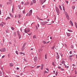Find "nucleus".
<instances>
[{
	"label": "nucleus",
	"mask_w": 77,
	"mask_h": 77,
	"mask_svg": "<svg viewBox=\"0 0 77 77\" xmlns=\"http://www.w3.org/2000/svg\"><path fill=\"white\" fill-rule=\"evenodd\" d=\"M64 14L66 15V17L67 19L68 20H69V15H68V13H67V12H66V11H65L64 12Z\"/></svg>",
	"instance_id": "obj_1"
},
{
	"label": "nucleus",
	"mask_w": 77,
	"mask_h": 77,
	"mask_svg": "<svg viewBox=\"0 0 77 77\" xmlns=\"http://www.w3.org/2000/svg\"><path fill=\"white\" fill-rule=\"evenodd\" d=\"M6 51V50L5 48H3L0 49V51H1V52H5Z\"/></svg>",
	"instance_id": "obj_2"
},
{
	"label": "nucleus",
	"mask_w": 77,
	"mask_h": 77,
	"mask_svg": "<svg viewBox=\"0 0 77 77\" xmlns=\"http://www.w3.org/2000/svg\"><path fill=\"white\" fill-rule=\"evenodd\" d=\"M17 34L19 36V39H20L21 38V35H20V32H19V31L18 30L17 31Z\"/></svg>",
	"instance_id": "obj_3"
},
{
	"label": "nucleus",
	"mask_w": 77,
	"mask_h": 77,
	"mask_svg": "<svg viewBox=\"0 0 77 77\" xmlns=\"http://www.w3.org/2000/svg\"><path fill=\"white\" fill-rule=\"evenodd\" d=\"M56 12L57 13H60V12L59 11V9L57 7H56Z\"/></svg>",
	"instance_id": "obj_4"
},
{
	"label": "nucleus",
	"mask_w": 77,
	"mask_h": 77,
	"mask_svg": "<svg viewBox=\"0 0 77 77\" xmlns=\"http://www.w3.org/2000/svg\"><path fill=\"white\" fill-rule=\"evenodd\" d=\"M30 31V29H29L26 28L24 30L25 33H28V32H29Z\"/></svg>",
	"instance_id": "obj_5"
},
{
	"label": "nucleus",
	"mask_w": 77,
	"mask_h": 77,
	"mask_svg": "<svg viewBox=\"0 0 77 77\" xmlns=\"http://www.w3.org/2000/svg\"><path fill=\"white\" fill-rule=\"evenodd\" d=\"M39 2L41 5H43L44 3H45L44 1H43V0H40Z\"/></svg>",
	"instance_id": "obj_6"
},
{
	"label": "nucleus",
	"mask_w": 77,
	"mask_h": 77,
	"mask_svg": "<svg viewBox=\"0 0 77 77\" xmlns=\"http://www.w3.org/2000/svg\"><path fill=\"white\" fill-rule=\"evenodd\" d=\"M34 60L35 62H36L38 61V58H37V57H35L34 58Z\"/></svg>",
	"instance_id": "obj_7"
},
{
	"label": "nucleus",
	"mask_w": 77,
	"mask_h": 77,
	"mask_svg": "<svg viewBox=\"0 0 77 77\" xmlns=\"http://www.w3.org/2000/svg\"><path fill=\"white\" fill-rule=\"evenodd\" d=\"M26 45L25 44H23V46L22 47V51H23L24 50V48H25V46Z\"/></svg>",
	"instance_id": "obj_8"
},
{
	"label": "nucleus",
	"mask_w": 77,
	"mask_h": 77,
	"mask_svg": "<svg viewBox=\"0 0 77 77\" xmlns=\"http://www.w3.org/2000/svg\"><path fill=\"white\" fill-rule=\"evenodd\" d=\"M72 57H74V55H70V56H69V58L71 60H72Z\"/></svg>",
	"instance_id": "obj_9"
},
{
	"label": "nucleus",
	"mask_w": 77,
	"mask_h": 77,
	"mask_svg": "<svg viewBox=\"0 0 77 77\" xmlns=\"http://www.w3.org/2000/svg\"><path fill=\"white\" fill-rule=\"evenodd\" d=\"M32 10H31L30 11H29V15H32Z\"/></svg>",
	"instance_id": "obj_10"
},
{
	"label": "nucleus",
	"mask_w": 77,
	"mask_h": 77,
	"mask_svg": "<svg viewBox=\"0 0 77 77\" xmlns=\"http://www.w3.org/2000/svg\"><path fill=\"white\" fill-rule=\"evenodd\" d=\"M66 35H67V36H68V37H69V36H71V34H70V33H66Z\"/></svg>",
	"instance_id": "obj_11"
},
{
	"label": "nucleus",
	"mask_w": 77,
	"mask_h": 77,
	"mask_svg": "<svg viewBox=\"0 0 77 77\" xmlns=\"http://www.w3.org/2000/svg\"><path fill=\"white\" fill-rule=\"evenodd\" d=\"M13 34L14 37H16V36H17V33H16V32H14Z\"/></svg>",
	"instance_id": "obj_12"
},
{
	"label": "nucleus",
	"mask_w": 77,
	"mask_h": 77,
	"mask_svg": "<svg viewBox=\"0 0 77 77\" xmlns=\"http://www.w3.org/2000/svg\"><path fill=\"white\" fill-rule=\"evenodd\" d=\"M69 23L71 25V26H73V23H72V21H71V20L70 21V22H69Z\"/></svg>",
	"instance_id": "obj_13"
},
{
	"label": "nucleus",
	"mask_w": 77,
	"mask_h": 77,
	"mask_svg": "<svg viewBox=\"0 0 77 77\" xmlns=\"http://www.w3.org/2000/svg\"><path fill=\"white\" fill-rule=\"evenodd\" d=\"M37 19H38V20H41L42 21H43V19H40V18H39V17H38L37 16Z\"/></svg>",
	"instance_id": "obj_14"
},
{
	"label": "nucleus",
	"mask_w": 77,
	"mask_h": 77,
	"mask_svg": "<svg viewBox=\"0 0 77 77\" xmlns=\"http://www.w3.org/2000/svg\"><path fill=\"white\" fill-rule=\"evenodd\" d=\"M9 19H11V18L10 17H8L6 19V20H8Z\"/></svg>",
	"instance_id": "obj_15"
},
{
	"label": "nucleus",
	"mask_w": 77,
	"mask_h": 77,
	"mask_svg": "<svg viewBox=\"0 0 77 77\" xmlns=\"http://www.w3.org/2000/svg\"><path fill=\"white\" fill-rule=\"evenodd\" d=\"M59 8H60V10L62 11V7H61V6H60V5H59Z\"/></svg>",
	"instance_id": "obj_16"
},
{
	"label": "nucleus",
	"mask_w": 77,
	"mask_h": 77,
	"mask_svg": "<svg viewBox=\"0 0 77 77\" xmlns=\"http://www.w3.org/2000/svg\"><path fill=\"white\" fill-rule=\"evenodd\" d=\"M43 68H44V65L42 64L41 68V69H43Z\"/></svg>",
	"instance_id": "obj_17"
},
{
	"label": "nucleus",
	"mask_w": 77,
	"mask_h": 77,
	"mask_svg": "<svg viewBox=\"0 0 77 77\" xmlns=\"http://www.w3.org/2000/svg\"><path fill=\"white\" fill-rule=\"evenodd\" d=\"M56 58L57 59H58L59 58V55H57V56L56 57Z\"/></svg>",
	"instance_id": "obj_18"
},
{
	"label": "nucleus",
	"mask_w": 77,
	"mask_h": 77,
	"mask_svg": "<svg viewBox=\"0 0 77 77\" xmlns=\"http://www.w3.org/2000/svg\"><path fill=\"white\" fill-rule=\"evenodd\" d=\"M10 66L11 67H12V66H14V64H13L12 63H10Z\"/></svg>",
	"instance_id": "obj_19"
},
{
	"label": "nucleus",
	"mask_w": 77,
	"mask_h": 77,
	"mask_svg": "<svg viewBox=\"0 0 77 77\" xmlns=\"http://www.w3.org/2000/svg\"><path fill=\"white\" fill-rule=\"evenodd\" d=\"M9 15H10L11 17H12V18H13V15H12V14H11V13H9Z\"/></svg>",
	"instance_id": "obj_20"
},
{
	"label": "nucleus",
	"mask_w": 77,
	"mask_h": 77,
	"mask_svg": "<svg viewBox=\"0 0 77 77\" xmlns=\"http://www.w3.org/2000/svg\"><path fill=\"white\" fill-rule=\"evenodd\" d=\"M32 2L33 3H35L36 2V0H32Z\"/></svg>",
	"instance_id": "obj_21"
},
{
	"label": "nucleus",
	"mask_w": 77,
	"mask_h": 77,
	"mask_svg": "<svg viewBox=\"0 0 77 77\" xmlns=\"http://www.w3.org/2000/svg\"><path fill=\"white\" fill-rule=\"evenodd\" d=\"M74 45H71V48H72V49L74 48Z\"/></svg>",
	"instance_id": "obj_22"
},
{
	"label": "nucleus",
	"mask_w": 77,
	"mask_h": 77,
	"mask_svg": "<svg viewBox=\"0 0 77 77\" xmlns=\"http://www.w3.org/2000/svg\"><path fill=\"white\" fill-rule=\"evenodd\" d=\"M2 75H3L2 72H0V76H2Z\"/></svg>",
	"instance_id": "obj_23"
},
{
	"label": "nucleus",
	"mask_w": 77,
	"mask_h": 77,
	"mask_svg": "<svg viewBox=\"0 0 77 77\" xmlns=\"http://www.w3.org/2000/svg\"><path fill=\"white\" fill-rule=\"evenodd\" d=\"M30 15H30V14L29 13V14L27 13L26 15V16H27V17H28V16L30 17Z\"/></svg>",
	"instance_id": "obj_24"
},
{
	"label": "nucleus",
	"mask_w": 77,
	"mask_h": 77,
	"mask_svg": "<svg viewBox=\"0 0 77 77\" xmlns=\"http://www.w3.org/2000/svg\"><path fill=\"white\" fill-rule=\"evenodd\" d=\"M11 28L12 30H14V29H15V28H14L13 27H11Z\"/></svg>",
	"instance_id": "obj_25"
},
{
	"label": "nucleus",
	"mask_w": 77,
	"mask_h": 77,
	"mask_svg": "<svg viewBox=\"0 0 77 77\" xmlns=\"http://www.w3.org/2000/svg\"><path fill=\"white\" fill-rule=\"evenodd\" d=\"M9 1V2H10V3L11 4V3H12V0H8Z\"/></svg>",
	"instance_id": "obj_26"
},
{
	"label": "nucleus",
	"mask_w": 77,
	"mask_h": 77,
	"mask_svg": "<svg viewBox=\"0 0 77 77\" xmlns=\"http://www.w3.org/2000/svg\"><path fill=\"white\" fill-rule=\"evenodd\" d=\"M29 5V2H26V4H25V5Z\"/></svg>",
	"instance_id": "obj_27"
},
{
	"label": "nucleus",
	"mask_w": 77,
	"mask_h": 77,
	"mask_svg": "<svg viewBox=\"0 0 77 77\" xmlns=\"http://www.w3.org/2000/svg\"><path fill=\"white\" fill-rule=\"evenodd\" d=\"M12 12V13H14V7H13Z\"/></svg>",
	"instance_id": "obj_28"
},
{
	"label": "nucleus",
	"mask_w": 77,
	"mask_h": 77,
	"mask_svg": "<svg viewBox=\"0 0 77 77\" xmlns=\"http://www.w3.org/2000/svg\"><path fill=\"white\" fill-rule=\"evenodd\" d=\"M54 48H55V46L54 45L51 48V49L52 50H54Z\"/></svg>",
	"instance_id": "obj_29"
},
{
	"label": "nucleus",
	"mask_w": 77,
	"mask_h": 77,
	"mask_svg": "<svg viewBox=\"0 0 77 77\" xmlns=\"http://www.w3.org/2000/svg\"><path fill=\"white\" fill-rule=\"evenodd\" d=\"M63 10L64 11H65V7H64V6H63Z\"/></svg>",
	"instance_id": "obj_30"
},
{
	"label": "nucleus",
	"mask_w": 77,
	"mask_h": 77,
	"mask_svg": "<svg viewBox=\"0 0 77 77\" xmlns=\"http://www.w3.org/2000/svg\"><path fill=\"white\" fill-rule=\"evenodd\" d=\"M75 24L76 26V27L77 28V23H76L75 22Z\"/></svg>",
	"instance_id": "obj_31"
},
{
	"label": "nucleus",
	"mask_w": 77,
	"mask_h": 77,
	"mask_svg": "<svg viewBox=\"0 0 77 77\" xmlns=\"http://www.w3.org/2000/svg\"><path fill=\"white\" fill-rule=\"evenodd\" d=\"M75 6H72V8L73 9H74V10L75 9Z\"/></svg>",
	"instance_id": "obj_32"
},
{
	"label": "nucleus",
	"mask_w": 77,
	"mask_h": 77,
	"mask_svg": "<svg viewBox=\"0 0 77 77\" xmlns=\"http://www.w3.org/2000/svg\"><path fill=\"white\" fill-rule=\"evenodd\" d=\"M68 32H72V30H71L69 29H68Z\"/></svg>",
	"instance_id": "obj_33"
},
{
	"label": "nucleus",
	"mask_w": 77,
	"mask_h": 77,
	"mask_svg": "<svg viewBox=\"0 0 77 77\" xmlns=\"http://www.w3.org/2000/svg\"><path fill=\"white\" fill-rule=\"evenodd\" d=\"M40 66H36V68H37V69H38L39 68V67H40Z\"/></svg>",
	"instance_id": "obj_34"
},
{
	"label": "nucleus",
	"mask_w": 77,
	"mask_h": 77,
	"mask_svg": "<svg viewBox=\"0 0 77 77\" xmlns=\"http://www.w3.org/2000/svg\"><path fill=\"white\" fill-rule=\"evenodd\" d=\"M45 59H47V54H45Z\"/></svg>",
	"instance_id": "obj_35"
},
{
	"label": "nucleus",
	"mask_w": 77,
	"mask_h": 77,
	"mask_svg": "<svg viewBox=\"0 0 77 77\" xmlns=\"http://www.w3.org/2000/svg\"><path fill=\"white\" fill-rule=\"evenodd\" d=\"M58 74V72H56V73H55L56 75V76Z\"/></svg>",
	"instance_id": "obj_36"
},
{
	"label": "nucleus",
	"mask_w": 77,
	"mask_h": 77,
	"mask_svg": "<svg viewBox=\"0 0 77 77\" xmlns=\"http://www.w3.org/2000/svg\"><path fill=\"white\" fill-rule=\"evenodd\" d=\"M0 25L1 27H3V24L2 23H1L0 24Z\"/></svg>",
	"instance_id": "obj_37"
},
{
	"label": "nucleus",
	"mask_w": 77,
	"mask_h": 77,
	"mask_svg": "<svg viewBox=\"0 0 77 77\" xmlns=\"http://www.w3.org/2000/svg\"><path fill=\"white\" fill-rule=\"evenodd\" d=\"M33 5V3L31 1L30 5Z\"/></svg>",
	"instance_id": "obj_38"
},
{
	"label": "nucleus",
	"mask_w": 77,
	"mask_h": 77,
	"mask_svg": "<svg viewBox=\"0 0 77 77\" xmlns=\"http://www.w3.org/2000/svg\"><path fill=\"white\" fill-rule=\"evenodd\" d=\"M15 52L16 54H18V51H16Z\"/></svg>",
	"instance_id": "obj_39"
},
{
	"label": "nucleus",
	"mask_w": 77,
	"mask_h": 77,
	"mask_svg": "<svg viewBox=\"0 0 77 77\" xmlns=\"http://www.w3.org/2000/svg\"><path fill=\"white\" fill-rule=\"evenodd\" d=\"M61 63H65V61H62L61 62Z\"/></svg>",
	"instance_id": "obj_40"
},
{
	"label": "nucleus",
	"mask_w": 77,
	"mask_h": 77,
	"mask_svg": "<svg viewBox=\"0 0 77 77\" xmlns=\"http://www.w3.org/2000/svg\"><path fill=\"white\" fill-rule=\"evenodd\" d=\"M75 74H77V71H76V70H75Z\"/></svg>",
	"instance_id": "obj_41"
},
{
	"label": "nucleus",
	"mask_w": 77,
	"mask_h": 77,
	"mask_svg": "<svg viewBox=\"0 0 77 77\" xmlns=\"http://www.w3.org/2000/svg\"><path fill=\"white\" fill-rule=\"evenodd\" d=\"M10 3H10L9 2H7V5H10Z\"/></svg>",
	"instance_id": "obj_42"
},
{
	"label": "nucleus",
	"mask_w": 77,
	"mask_h": 77,
	"mask_svg": "<svg viewBox=\"0 0 77 77\" xmlns=\"http://www.w3.org/2000/svg\"><path fill=\"white\" fill-rule=\"evenodd\" d=\"M52 65L54 66H55V64H54V62H52Z\"/></svg>",
	"instance_id": "obj_43"
},
{
	"label": "nucleus",
	"mask_w": 77,
	"mask_h": 77,
	"mask_svg": "<svg viewBox=\"0 0 77 77\" xmlns=\"http://www.w3.org/2000/svg\"><path fill=\"white\" fill-rule=\"evenodd\" d=\"M6 32L7 33H9V31L8 30H7L6 31Z\"/></svg>",
	"instance_id": "obj_44"
},
{
	"label": "nucleus",
	"mask_w": 77,
	"mask_h": 77,
	"mask_svg": "<svg viewBox=\"0 0 77 77\" xmlns=\"http://www.w3.org/2000/svg\"><path fill=\"white\" fill-rule=\"evenodd\" d=\"M20 17H21V15H19V18H20Z\"/></svg>",
	"instance_id": "obj_45"
},
{
	"label": "nucleus",
	"mask_w": 77,
	"mask_h": 77,
	"mask_svg": "<svg viewBox=\"0 0 77 77\" xmlns=\"http://www.w3.org/2000/svg\"><path fill=\"white\" fill-rule=\"evenodd\" d=\"M20 54H23V53L22 52H20Z\"/></svg>",
	"instance_id": "obj_46"
},
{
	"label": "nucleus",
	"mask_w": 77,
	"mask_h": 77,
	"mask_svg": "<svg viewBox=\"0 0 77 77\" xmlns=\"http://www.w3.org/2000/svg\"><path fill=\"white\" fill-rule=\"evenodd\" d=\"M35 27L36 28V30H37V29H38V26H37V25H36Z\"/></svg>",
	"instance_id": "obj_47"
},
{
	"label": "nucleus",
	"mask_w": 77,
	"mask_h": 77,
	"mask_svg": "<svg viewBox=\"0 0 77 77\" xmlns=\"http://www.w3.org/2000/svg\"><path fill=\"white\" fill-rule=\"evenodd\" d=\"M23 14H25V11L24 10L23 11Z\"/></svg>",
	"instance_id": "obj_48"
},
{
	"label": "nucleus",
	"mask_w": 77,
	"mask_h": 77,
	"mask_svg": "<svg viewBox=\"0 0 77 77\" xmlns=\"http://www.w3.org/2000/svg\"><path fill=\"white\" fill-rule=\"evenodd\" d=\"M49 42H50V41H48L46 43H44V44H47V43H49Z\"/></svg>",
	"instance_id": "obj_49"
},
{
	"label": "nucleus",
	"mask_w": 77,
	"mask_h": 77,
	"mask_svg": "<svg viewBox=\"0 0 77 77\" xmlns=\"http://www.w3.org/2000/svg\"><path fill=\"white\" fill-rule=\"evenodd\" d=\"M66 3H67V4H68V1H66Z\"/></svg>",
	"instance_id": "obj_50"
},
{
	"label": "nucleus",
	"mask_w": 77,
	"mask_h": 77,
	"mask_svg": "<svg viewBox=\"0 0 77 77\" xmlns=\"http://www.w3.org/2000/svg\"><path fill=\"white\" fill-rule=\"evenodd\" d=\"M2 6H3V5H2V4L0 5V7L1 8H2Z\"/></svg>",
	"instance_id": "obj_51"
},
{
	"label": "nucleus",
	"mask_w": 77,
	"mask_h": 77,
	"mask_svg": "<svg viewBox=\"0 0 77 77\" xmlns=\"http://www.w3.org/2000/svg\"><path fill=\"white\" fill-rule=\"evenodd\" d=\"M69 54H72V52H71V51H70Z\"/></svg>",
	"instance_id": "obj_52"
},
{
	"label": "nucleus",
	"mask_w": 77,
	"mask_h": 77,
	"mask_svg": "<svg viewBox=\"0 0 77 77\" xmlns=\"http://www.w3.org/2000/svg\"><path fill=\"white\" fill-rule=\"evenodd\" d=\"M27 34H28V35H29L30 36V35H31L32 34V33H30L29 34L28 33Z\"/></svg>",
	"instance_id": "obj_53"
},
{
	"label": "nucleus",
	"mask_w": 77,
	"mask_h": 77,
	"mask_svg": "<svg viewBox=\"0 0 77 77\" xmlns=\"http://www.w3.org/2000/svg\"><path fill=\"white\" fill-rule=\"evenodd\" d=\"M73 4H75V2H72Z\"/></svg>",
	"instance_id": "obj_54"
},
{
	"label": "nucleus",
	"mask_w": 77,
	"mask_h": 77,
	"mask_svg": "<svg viewBox=\"0 0 77 77\" xmlns=\"http://www.w3.org/2000/svg\"><path fill=\"white\" fill-rule=\"evenodd\" d=\"M33 38H36V36H35L34 35L33 36Z\"/></svg>",
	"instance_id": "obj_55"
},
{
	"label": "nucleus",
	"mask_w": 77,
	"mask_h": 77,
	"mask_svg": "<svg viewBox=\"0 0 77 77\" xmlns=\"http://www.w3.org/2000/svg\"><path fill=\"white\" fill-rule=\"evenodd\" d=\"M21 3H21L22 5H23L24 4V2H21Z\"/></svg>",
	"instance_id": "obj_56"
},
{
	"label": "nucleus",
	"mask_w": 77,
	"mask_h": 77,
	"mask_svg": "<svg viewBox=\"0 0 77 77\" xmlns=\"http://www.w3.org/2000/svg\"><path fill=\"white\" fill-rule=\"evenodd\" d=\"M5 55H3V56H2V58H4L5 57Z\"/></svg>",
	"instance_id": "obj_57"
},
{
	"label": "nucleus",
	"mask_w": 77,
	"mask_h": 77,
	"mask_svg": "<svg viewBox=\"0 0 77 77\" xmlns=\"http://www.w3.org/2000/svg\"><path fill=\"white\" fill-rule=\"evenodd\" d=\"M61 71H64V69H61Z\"/></svg>",
	"instance_id": "obj_58"
},
{
	"label": "nucleus",
	"mask_w": 77,
	"mask_h": 77,
	"mask_svg": "<svg viewBox=\"0 0 77 77\" xmlns=\"http://www.w3.org/2000/svg\"><path fill=\"white\" fill-rule=\"evenodd\" d=\"M47 72L46 71V70H45L44 71V73H47Z\"/></svg>",
	"instance_id": "obj_59"
},
{
	"label": "nucleus",
	"mask_w": 77,
	"mask_h": 77,
	"mask_svg": "<svg viewBox=\"0 0 77 77\" xmlns=\"http://www.w3.org/2000/svg\"><path fill=\"white\" fill-rule=\"evenodd\" d=\"M17 70H19V68L17 67Z\"/></svg>",
	"instance_id": "obj_60"
},
{
	"label": "nucleus",
	"mask_w": 77,
	"mask_h": 77,
	"mask_svg": "<svg viewBox=\"0 0 77 77\" xmlns=\"http://www.w3.org/2000/svg\"><path fill=\"white\" fill-rule=\"evenodd\" d=\"M42 7L43 8H45V5H44Z\"/></svg>",
	"instance_id": "obj_61"
},
{
	"label": "nucleus",
	"mask_w": 77,
	"mask_h": 77,
	"mask_svg": "<svg viewBox=\"0 0 77 77\" xmlns=\"http://www.w3.org/2000/svg\"><path fill=\"white\" fill-rule=\"evenodd\" d=\"M64 65H65V68H66V67H67V66H66L65 65V63H64Z\"/></svg>",
	"instance_id": "obj_62"
},
{
	"label": "nucleus",
	"mask_w": 77,
	"mask_h": 77,
	"mask_svg": "<svg viewBox=\"0 0 77 77\" xmlns=\"http://www.w3.org/2000/svg\"><path fill=\"white\" fill-rule=\"evenodd\" d=\"M50 39H52V37H50Z\"/></svg>",
	"instance_id": "obj_63"
},
{
	"label": "nucleus",
	"mask_w": 77,
	"mask_h": 77,
	"mask_svg": "<svg viewBox=\"0 0 77 77\" xmlns=\"http://www.w3.org/2000/svg\"><path fill=\"white\" fill-rule=\"evenodd\" d=\"M16 77H20V76H18V75H16Z\"/></svg>",
	"instance_id": "obj_64"
}]
</instances>
